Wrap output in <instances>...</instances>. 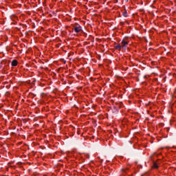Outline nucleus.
Here are the masks:
<instances>
[{
    "mask_svg": "<svg viewBox=\"0 0 176 176\" xmlns=\"http://www.w3.org/2000/svg\"><path fill=\"white\" fill-rule=\"evenodd\" d=\"M131 38L126 37L122 41V45H120V44H118L117 45L115 46V49H116V50H120V49H126V45H129V43H130V40Z\"/></svg>",
    "mask_w": 176,
    "mask_h": 176,
    "instance_id": "obj_1",
    "label": "nucleus"
},
{
    "mask_svg": "<svg viewBox=\"0 0 176 176\" xmlns=\"http://www.w3.org/2000/svg\"><path fill=\"white\" fill-rule=\"evenodd\" d=\"M74 31H75V32H76L77 34H78V32H80V31H82V27H81V26L75 27V28H74Z\"/></svg>",
    "mask_w": 176,
    "mask_h": 176,
    "instance_id": "obj_2",
    "label": "nucleus"
},
{
    "mask_svg": "<svg viewBox=\"0 0 176 176\" xmlns=\"http://www.w3.org/2000/svg\"><path fill=\"white\" fill-rule=\"evenodd\" d=\"M133 142H131V140H128L125 142V146H126V148H129V146H131Z\"/></svg>",
    "mask_w": 176,
    "mask_h": 176,
    "instance_id": "obj_3",
    "label": "nucleus"
},
{
    "mask_svg": "<svg viewBox=\"0 0 176 176\" xmlns=\"http://www.w3.org/2000/svg\"><path fill=\"white\" fill-rule=\"evenodd\" d=\"M17 64H18V62L16 60H13L11 63L12 67H16Z\"/></svg>",
    "mask_w": 176,
    "mask_h": 176,
    "instance_id": "obj_4",
    "label": "nucleus"
},
{
    "mask_svg": "<svg viewBox=\"0 0 176 176\" xmlns=\"http://www.w3.org/2000/svg\"><path fill=\"white\" fill-rule=\"evenodd\" d=\"M116 109L118 110L120 108H122V106L119 103H116Z\"/></svg>",
    "mask_w": 176,
    "mask_h": 176,
    "instance_id": "obj_5",
    "label": "nucleus"
},
{
    "mask_svg": "<svg viewBox=\"0 0 176 176\" xmlns=\"http://www.w3.org/2000/svg\"><path fill=\"white\" fill-rule=\"evenodd\" d=\"M128 170H129V168H127V169L122 168L121 169V173H127Z\"/></svg>",
    "mask_w": 176,
    "mask_h": 176,
    "instance_id": "obj_6",
    "label": "nucleus"
},
{
    "mask_svg": "<svg viewBox=\"0 0 176 176\" xmlns=\"http://www.w3.org/2000/svg\"><path fill=\"white\" fill-rule=\"evenodd\" d=\"M153 167H154V168H159V166H157V164H156V163H154Z\"/></svg>",
    "mask_w": 176,
    "mask_h": 176,
    "instance_id": "obj_7",
    "label": "nucleus"
},
{
    "mask_svg": "<svg viewBox=\"0 0 176 176\" xmlns=\"http://www.w3.org/2000/svg\"><path fill=\"white\" fill-rule=\"evenodd\" d=\"M123 16L124 17H127V12H123Z\"/></svg>",
    "mask_w": 176,
    "mask_h": 176,
    "instance_id": "obj_8",
    "label": "nucleus"
},
{
    "mask_svg": "<svg viewBox=\"0 0 176 176\" xmlns=\"http://www.w3.org/2000/svg\"><path fill=\"white\" fill-rule=\"evenodd\" d=\"M133 140H137V137H136V136H135L134 135H133Z\"/></svg>",
    "mask_w": 176,
    "mask_h": 176,
    "instance_id": "obj_9",
    "label": "nucleus"
},
{
    "mask_svg": "<svg viewBox=\"0 0 176 176\" xmlns=\"http://www.w3.org/2000/svg\"><path fill=\"white\" fill-rule=\"evenodd\" d=\"M133 72H135V74H137V70L134 69Z\"/></svg>",
    "mask_w": 176,
    "mask_h": 176,
    "instance_id": "obj_10",
    "label": "nucleus"
},
{
    "mask_svg": "<svg viewBox=\"0 0 176 176\" xmlns=\"http://www.w3.org/2000/svg\"><path fill=\"white\" fill-rule=\"evenodd\" d=\"M2 65V63H0V68L2 67V65Z\"/></svg>",
    "mask_w": 176,
    "mask_h": 176,
    "instance_id": "obj_11",
    "label": "nucleus"
},
{
    "mask_svg": "<svg viewBox=\"0 0 176 176\" xmlns=\"http://www.w3.org/2000/svg\"><path fill=\"white\" fill-rule=\"evenodd\" d=\"M129 102L130 104H131V100H129Z\"/></svg>",
    "mask_w": 176,
    "mask_h": 176,
    "instance_id": "obj_12",
    "label": "nucleus"
},
{
    "mask_svg": "<svg viewBox=\"0 0 176 176\" xmlns=\"http://www.w3.org/2000/svg\"><path fill=\"white\" fill-rule=\"evenodd\" d=\"M120 176H122V175H120Z\"/></svg>",
    "mask_w": 176,
    "mask_h": 176,
    "instance_id": "obj_13",
    "label": "nucleus"
}]
</instances>
